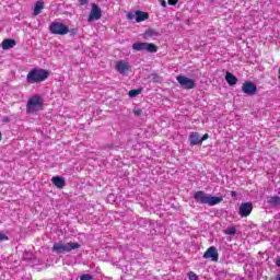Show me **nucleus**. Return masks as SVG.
<instances>
[{
    "mask_svg": "<svg viewBox=\"0 0 280 280\" xmlns=\"http://www.w3.org/2000/svg\"><path fill=\"white\" fill-rule=\"evenodd\" d=\"M0 242H8V235L0 233Z\"/></svg>",
    "mask_w": 280,
    "mask_h": 280,
    "instance_id": "obj_25",
    "label": "nucleus"
},
{
    "mask_svg": "<svg viewBox=\"0 0 280 280\" xmlns=\"http://www.w3.org/2000/svg\"><path fill=\"white\" fill-rule=\"evenodd\" d=\"M13 47H16V40L7 38L2 42V49H13Z\"/></svg>",
    "mask_w": 280,
    "mask_h": 280,
    "instance_id": "obj_16",
    "label": "nucleus"
},
{
    "mask_svg": "<svg viewBox=\"0 0 280 280\" xmlns=\"http://www.w3.org/2000/svg\"><path fill=\"white\" fill-rule=\"evenodd\" d=\"M190 145H201L202 142L200 140V133L198 132H190L189 135Z\"/></svg>",
    "mask_w": 280,
    "mask_h": 280,
    "instance_id": "obj_14",
    "label": "nucleus"
},
{
    "mask_svg": "<svg viewBox=\"0 0 280 280\" xmlns=\"http://www.w3.org/2000/svg\"><path fill=\"white\" fill-rule=\"evenodd\" d=\"M275 280H280V275L276 276Z\"/></svg>",
    "mask_w": 280,
    "mask_h": 280,
    "instance_id": "obj_32",
    "label": "nucleus"
},
{
    "mask_svg": "<svg viewBox=\"0 0 280 280\" xmlns=\"http://www.w3.org/2000/svg\"><path fill=\"white\" fill-rule=\"evenodd\" d=\"M194 198L195 202H198V205H209V207H215V205L222 202V197H213L202 190L195 192Z\"/></svg>",
    "mask_w": 280,
    "mask_h": 280,
    "instance_id": "obj_1",
    "label": "nucleus"
},
{
    "mask_svg": "<svg viewBox=\"0 0 280 280\" xmlns=\"http://www.w3.org/2000/svg\"><path fill=\"white\" fill-rule=\"evenodd\" d=\"M116 71H118V73H121L122 75H126V73L130 71V63L127 60L117 61Z\"/></svg>",
    "mask_w": 280,
    "mask_h": 280,
    "instance_id": "obj_11",
    "label": "nucleus"
},
{
    "mask_svg": "<svg viewBox=\"0 0 280 280\" xmlns=\"http://www.w3.org/2000/svg\"><path fill=\"white\" fill-rule=\"evenodd\" d=\"M154 36H160V34H159V32H156V31H154V30H152V28L147 30V31L144 32V34H143V37H144L145 39L152 38V37H154Z\"/></svg>",
    "mask_w": 280,
    "mask_h": 280,
    "instance_id": "obj_19",
    "label": "nucleus"
},
{
    "mask_svg": "<svg viewBox=\"0 0 280 280\" xmlns=\"http://www.w3.org/2000/svg\"><path fill=\"white\" fill-rule=\"evenodd\" d=\"M150 15L143 11H136V21L137 23H142V21H148Z\"/></svg>",
    "mask_w": 280,
    "mask_h": 280,
    "instance_id": "obj_17",
    "label": "nucleus"
},
{
    "mask_svg": "<svg viewBox=\"0 0 280 280\" xmlns=\"http://www.w3.org/2000/svg\"><path fill=\"white\" fill-rule=\"evenodd\" d=\"M141 94V90H131L129 91V97H137V95Z\"/></svg>",
    "mask_w": 280,
    "mask_h": 280,
    "instance_id": "obj_22",
    "label": "nucleus"
},
{
    "mask_svg": "<svg viewBox=\"0 0 280 280\" xmlns=\"http://www.w3.org/2000/svg\"><path fill=\"white\" fill-rule=\"evenodd\" d=\"M92 9L90 11L88 23H93V21H100L102 19V9L100 5L92 3Z\"/></svg>",
    "mask_w": 280,
    "mask_h": 280,
    "instance_id": "obj_8",
    "label": "nucleus"
},
{
    "mask_svg": "<svg viewBox=\"0 0 280 280\" xmlns=\"http://www.w3.org/2000/svg\"><path fill=\"white\" fill-rule=\"evenodd\" d=\"M127 18L130 19V20H132V19H135V14H133V13H128V14H127Z\"/></svg>",
    "mask_w": 280,
    "mask_h": 280,
    "instance_id": "obj_30",
    "label": "nucleus"
},
{
    "mask_svg": "<svg viewBox=\"0 0 280 280\" xmlns=\"http://www.w3.org/2000/svg\"><path fill=\"white\" fill-rule=\"evenodd\" d=\"M93 279V276L89 275V273H85V275H82L80 280H92Z\"/></svg>",
    "mask_w": 280,
    "mask_h": 280,
    "instance_id": "obj_24",
    "label": "nucleus"
},
{
    "mask_svg": "<svg viewBox=\"0 0 280 280\" xmlns=\"http://www.w3.org/2000/svg\"><path fill=\"white\" fill-rule=\"evenodd\" d=\"M51 183L57 187V189H62L66 185L65 177L62 176H54L51 178Z\"/></svg>",
    "mask_w": 280,
    "mask_h": 280,
    "instance_id": "obj_13",
    "label": "nucleus"
},
{
    "mask_svg": "<svg viewBox=\"0 0 280 280\" xmlns=\"http://www.w3.org/2000/svg\"><path fill=\"white\" fill-rule=\"evenodd\" d=\"M44 8H45V2L43 0H38L34 7V11H33L34 16H38V14L43 12Z\"/></svg>",
    "mask_w": 280,
    "mask_h": 280,
    "instance_id": "obj_15",
    "label": "nucleus"
},
{
    "mask_svg": "<svg viewBox=\"0 0 280 280\" xmlns=\"http://www.w3.org/2000/svg\"><path fill=\"white\" fill-rule=\"evenodd\" d=\"M80 5H86L89 3V0H78Z\"/></svg>",
    "mask_w": 280,
    "mask_h": 280,
    "instance_id": "obj_28",
    "label": "nucleus"
},
{
    "mask_svg": "<svg viewBox=\"0 0 280 280\" xmlns=\"http://www.w3.org/2000/svg\"><path fill=\"white\" fill-rule=\"evenodd\" d=\"M135 115L139 117V115H141V109H135Z\"/></svg>",
    "mask_w": 280,
    "mask_h": 280,
    "instance_id": "obj_31",
    "label": "nucleus"
},
{
    "mask_svg": "<svg viewBox=\"0 0 280 280\" xmlns=\"http://www.w3.org/2000/svg\"><path fill=\"white\" fill-rule=\"evenodd\" d=\"M203 259H211V261H218V259H220L218 248H215V246L209 247L203 254Z\"/></svg>",
    "mask_w": 280,
    "mask_h": 280,
    "instance_id": "obj_10",
    "label": "nucleus"
},
{
    "mask_svg": "<svg viewBox=\"0 0 280 280\" xmlns=\"http://www.w3.org/2000/svg\"><path fill=\"white\" fill-rule=\"evenodd\" d=\"M160 1H161L162 8H167V2H165V0H160Z\"/></svg>",
    "mask_w": 280,
    "mask_h": 280,
    "instance_id": "obj_29",
    "label": "nucleus"
},
{
    "mask_svg": "<svg viewBox=\"0 0 280 280\" xmlns=\"http://www.w3.org/2000/svg\"><path fill=\"white\" fill-rule=\"evenodd\" d=\"M242 91L246 93V95H255L257 93V85L247 81L243 83Z\"/></svg>",
    "mask_w": 280,
    "mask_h": 280,
    "instance_id": "obj_12",
    "label": "nucleus"
},
{
    "mask_svg": "<svg viewBox=\"0 0 280 280\" xmlns=\"http://www.w3.org/2000/svg\"><path fill=\"white\" fill-rule=\"evenodd\" d=\"M176 80L182 89H186V91H191V89H196V81L189 79L185 75L176 77Z\"/></svg>",
    "mask_w": 280,
    "mask_h": 280,
    "instance_id": "obj_7",
    "label": "nucleus"
},
{
    "mask_svg": "<svg viewBox=\"0 0 280 280\" xmlns=\"http://www.w3.org/2000/svg\"><path fill=\"white\" fill-rule=\"evenodd\" d=\"M231 195H232V196H235V195H236V192H235V191H232V192H231Z\"/></svg>",
    "mask_w": 280,
    "mask_h": 280,
    "instance_id": "obj_33",
    "label": "nucleus"
},
{
    "mask_svg": "<svg viewBox=\"0 0 280 280\" xmlns=\"http://www.w3.org/2000/svg\"><path fill=\"white\" fill-rule=\"evenodd\" d=\"M0 141H1V133H0Z\"/></svg>",
    "mask_w": 280,
    "mask_h": 280,
    "instance_id": "obj_35",
    "label": "nucleus"
},
{
    "mask_svg": "<svg viewBox=\"0 0 280 280\" xmlns=\"http://www.w3.org/2000/svg\"><path fill=\"white\" fill-rule=\"evenodd\" d=\"M253 213V203L252 202H243L238 208V215L241 218H248Z\"/></svg>",
    "mask_w": 280,
    "mask_h": 280,
    "instance_id": "obj_9",
    "label": "nucleus"
},
{
    "mask_svg": "<svg viewBox=\"0 0 280 280\" xmlns=\"http://www.w3.org/2000/svg\"><path fill=\"white\" fill-rule=\"evenodd\" d=\"M268 205H280V198L279 196L268 197L267 199Z\"/></svg>",
    "mask_w": 280,
    "mask_h": 280,
    "instance_id": "obj_20",
    "label": "nucleus"
},
{
    "mask_svg": "<svg viewBox=\"0 0 280 280\" xmlns=\"http://www.w3.org/2000/svg\"><path fill=\"white\" fill-rule=\"evenodd\" d=\"M278 73H279L278 78L280 79V68H279V71H278Z\"/></svg>",
    "mask_w": 280,
    "mask_h": 280,
    "instance_id": "obj_34",
    "label": "nucleus"
},
{
    "mask_svg": "<svg viewBox=\"0 0 280 280\" xmlns=\"http://www.w3.org/2000/svg\"><path fill=\"white\" fill-rule=\"evenodd\" d=\"M51 34H57L59 36H65L69 32V26L60 22H52L49 26Z\"/></svg>",
    "mask_w": 280,
    "mask_h": 280,
    "instance_id": "obj_6",
    "label": "nucleus"
},
{
    "mask_svg": "<svg viewBox=\"0 0 280 280\" xmlns=\"http://www.w3.org/2000/svg\"><path fill=\"white\" fill-rule=\"evenodd\" d=\"M225 80H226L228 84H230V86L237 84V78L235 75H233V73H231V72H226Z\"/></svg>",
    "mask_w": 280,
    "mask_h": 280,
    "instance_id": "obj_18",
    "label": "nucleus"
},
{
    "mask_svg": "<svg viewBox=\"0 0 280 280\" xmlns=\"http://www.w3.org/2000/svg\"><path fill=\"white\" fill-rule=\"evenodd\" d=\"M47 78H49V71L40 68L31 70L26 75L28 84H38L39 82H45Z\"/></svg>",
    "mask_w": 280,
    "mask_h": 280,
    "instance_id": "obj_2",
    "label": "nucleus"
},
{
    "mask_svg": "<svg viewBox=\"0 0 280 280\" xmlns=\"http://www.w3.org/2000/svg\"><path fill=\"white\" fill-rule=\"evenodd\" d=\"M132 49L135 51H149L150 54H156V51H159L156 45L143 42L133 43Z\"/></svg>",
    "mask_w": 280,
    "mask_h": 280,
    "instance_id": "obj_5",
    "label": "nucleus"
},
{
    "mask_svg": "<svg viewBox=\"0 0 280 280\" xmlns=\"http://www.w3.org/2000/svg\"><path fill=\"white\" fill-rule=\"evenodd\" d=\"M78 248H80V243H65L60 241L54 244L52 253H57V255H65V253H71V250H78Z\"/></svg>",
    "mask_w": 280,
    "mask_h": 280,
    "instance_id": "obj_3",
    "label": "nucleus"
},
{
    "mask_svg": "<svg viewBox=\"0 0 280 280\" xmlns=\"http://www.w3.org/2000/svg\"><path fill=\"white\" fill-rule=\"evenodd\" d=\"M42 109H43V97H40V95L38 94L33 95L26 104V113H28V115H34Z\"/></svg>",
    "mask_w": 280,
    "mask_h": 280,
    "instance_id": "obj_4",
    "label": "nucleus"
},
{
    "mask_svg": "<svg viewBox=\"0 0 280 280\" xmlns=\"http://www.w3.org/2000/svg\"><path fill=\"white\" fill-rule=\"evenodd\" d=\"M188 279L189 280H198V275H196L194 271L188 272Z\"/></svg>",
    "mask_w": 280,
    "mask_h": 280,
    "instance_id": "obj_23",
    "label": "nucleus"
},
{
    "mask_svg": "<svg viewBox=\"0 0 280 280\" xmlns=\"http://www.w3.org/2000/svg\"><path fill=\"white\" fill-rule=\"evenodd\" d=\"M209 139V133H205L202 137H200L201 143L202 141H207Z\"/></svg>",
    "mask_w": 280,
    "mask_h": 280,
    "instance_id": "obj_26",
    "label": "nucleus"
},
{
    "mask_svg": "<svg viewBox=\"0 0 280 280\" xmlns=\"http://www.w3.org/2000/svg\"><path fill=\"white\" fill-rule=\"evenodd\" d=\"M178 3V0H168V5H176Z\"/></svg>",
    "mask_w": 280,
    "mask_h": 280,
    "instance_id": "obj_27",
    "label": "nucleus"
},
{
    "mask_svg": "<svg viewBox=\"0 0 280 280\" xmlns=\"http://www.w3.org/2000/svg\"><path fill=\"white\" fill-rule=\"evenodd\" d=\"M225 235H235L237 233V230L235 226H229L226 230H224Z\"/></svg>",
    "mask_w": 280,
    "mask_h": 280,
    "instance_id": "obj_21",
    "label": "nucleus"
}]
</instances>
